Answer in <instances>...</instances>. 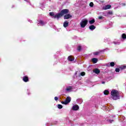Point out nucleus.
<instances>
[{"label":"nucleus","mask_w":126,"mask_h":126,"mask_svg":"<svg viewBox=\"0 0 126 126\" xmlns=\"http://www.w3.org/2000/svg\"><path fill=\"white\" fill-rule=\"evenodd\" d=\"M63 26L64 28H66V27L68 26V22H67V21L64 22Z\"/></svg>","instance_id":"nucleus-10"},{"label":"nucleus","mask_w":126,"mask_h":126,"mask_svg":"<svg viewBox=\"0 0 126 126\" xmlns=\"http://www.w3.org/2000/svg\"><path fill=\"white\" fill-rule=\"evenodd\" d=\"M122 39H123L124 40H126V33H123L122 35Z\"/></svg>","instance_id":"nucleus-19"},{"label":"nucleus","mask_w":126,"mask_h":126,"mask_svg":"<svg viewBox=\"0 0 126 126\" xmlns=\"http://www.w3.org/2000/svg\"><path fill=\"white\" fill-rule=\"evenodd\" d=\"M94 23H95V19H93L92 20L89 21L90 24H93Z\"/></svg>","instance_id":"nucleus-18"},{"label":"nucleus","mask_w":126,"mask_h":126,"mask_svg":"<svg viewBox=\"0 0 126 126\" xmlns=\"http://www.w3.org/2000/svg\"><path fill=\"white\" fill-rule=\"evenodd\" d=\"M92 61L94 63H96L98 62V59L97 58H93Z\"/></svg>","instance_id":"nucleus-15"},{"label":"nucleus","mask_w":126,"mask_h":126,"mask_svg":"<svg viewBox=\"0 0 126 126\" xmlns=\"http://www.w3.org/2000/svg\"><path fill=\"white\" fill-rule=\"evenodd\" d=\"M49 15L50 16H53V18H55V16H56V15H55V13L51 12L49 13Z\"/></svg>","instance_id":"nucleus-16"},{"label":"nucleus","mask_w":126,"mask_h":126,"mask_svg":"<svg viewBox=\"0 0 126 126\" xmlns=\"http://www.w3.org/2000/svg\"><path fill=\"white\" fill-rule=\"evenodd\" d=\"M39 22L42 25V26H44L45 25V23H44V21L40 20L39 21Z\"/></svg>","instance_id":"nucleus-20"},{"label":"nucleus","mask_w":126,"mask_h":126,"mask_svg":"<svg viewBox=\"0 0 126 126\" xmlns=\"http://www.w3.org/2000/svg\"><path fill=\"white\" fill-rule=\"evenodd\" d=\"M98 19H99V20L103 19V16H99V17H98Z\"/></svg>","instance_id":"nucleus-28"},{"label":"nucleus","mask_w":126,"mask_h":126,"mask_svg":"<svg viewBox=\"0 0 126 126\" xmlns=\"http://www.w3.org/2000/svg\"><path fill=\"white\" fill-rule=\"evenodd\" d=\"M102 84H105V81H102Z\"/></svg>","instance_id":"nucleus-32"},{"label":"nucleus","mask_w":126,"mask_h":126,"mask_svg":"<svg viewBox=\"0 0 126 126\" xmlns=\"http://www.w3.org/2000/svg\"><path fill=\"white\" fill-rule=\"evenodd\" d=\"M119 92L117 90H112L111 91V98H112L113 100H118V99H119Z\"/></svg>","instance_id":"nucleus-2"},{"label":"nucleus","mask_w":126,"mask_h":126,"mask_svg":"<svg viewBox=\"0 0 126 126\" xmlns=\"http://www.w3.org/2000/svg\"><path fill=\"white\" fill-rule=\"evenodd\" d=\"M115 71H116V72H120V68H116L115 69Z\"/></svg>","instance_id":"nucleus-25"},{"label":"nucleus","mask_w":126,"mask_h":126,"mask_svg":"<svg viewBox=\"0 0 126 126\" xmlns=\"http://www.w3.org/2000/svg\"><path fill=\"white\" fill-rule=\"evenodd\" d=\"M69 13V10L68 9H63L62 10L60 13H57L55 16H54V18H57V19H60L61 17H63L64 14H68Z\"/></svg>","instance_id":"nucleus-1"},{"label":"nucleus","mask_w":126,"mask_h":126,"mask_svg":"<svg viewBox=\"0 0 126 126\" xmlns=\"http://www.w3.org/2000/svg\"><path fill=\"white\" fill-rule=\"evenodd\" d=\"M102 52L103 51L100 50L99 51L94 53V56H98V55H99V54H101V53H102Z\"/></svg>","instance_id":"nucleus-13"},{"label":"nucleus","mask_w":126,"mask_h":126,"mask_svg":"<svg viewBox=\"0 0 126 126\" xmlns=\"http://www.w3.org/2000/svg\"><path fill=\"white\" fill-rule=\"evenodd\" d=\"M87 23H88V20L87 19H85L84 20H82L80 23L81 27L82 28H84L86 25H87Z\"/></svg>","instance_id":"nucleus-4"},{"label":"nucleus","mask_w":126,"mask_h":126,"mask_svg":"<svg viewBox=\"0 0 126 126\" xmlns=\"http://www.w3.org/2000/svg\"><path fill=\"white\" fill-rule=\"evenodd\" d=\"M75 74H77V73H75Z\"/></svg>","instance_id":"nucleus-34"},{"label":"nucleus","mask_w":126,"mask_h":126,"mask_svg":"<svg viewBox=\"0 0 126 126\" xmlns=\"http://www.w3.org/2000/svg\"><path fill=\"white\" fill-rule=\"evenodd\" d=\"M23 80L24 82H28L29 81V77L27 76H25L23 78Z\"/></svg>","instance_id":"nucleus-8"},{"label":"nucleus","mask_w":126,"mask_h":126,"mask_svg":"<svg viewBox=\"0 0 126 126\" xmlns=\"http://www.w3.org/2000/svg\"><path fill=\"white\" fill-rule=\"evenodd\" d=\"M89 28L90 30H94L96 29V27H95L94 25H91L89 26Z\"/></svg>","instance_id":"nucleus-14"},{"label":"nucleus","mask_w":126,"mask_h":126,"mask_svg":"<svg viewBox=\"0 0 126 126\" xmlns=\"http://www.w3.org/2000/svg\"><path fill=\"white\" fill-rule=\"evenodd\" d=\"M68 61L69 62H73V61H74V58H72V56H68Z\"/></svg>","instance_id":"nucleus-11"},{"label":"nucleus","mask_w":126,"mask_h":126,"mask_svg":"<svg viewBox=\"0 0 126 126\" xmlns=\"http://www.w3.org/2000/svg\"><path fill=\"white\" fill-rule=\"evenodd\" d=\"M93 72L95 73L96 74H99L100 72H101V71L98 68H95L94 70H93Z\"/></svg>","instance_id":"nucleus-9"},{"label":"nucleus","mask_w":126,"mask_h":126,"mask_svg":"<svg viewBox=\"0 0 126 126\" xmlns=\"http://www.w3.org/2000/svg\"><path fill=\"white\" fill-rule=\"evenodd\" d=\"M110 66H111V67L115 66V63L111 62L110 63Z\"/></svg>","instance_id":"nucleus-22"},{"label":"nucleus","mask_w":126,"mask_h":126,"mask_svg":"<svg viewBox=\"0 0 126 126\" xmlns=\"http://www.w3.org/2000/svg\"><path fill=\"white\" fill-rule=\"evenodd\" d=\"M54 100H55V101H58V100H59V97H58L57 96H55L54 97Z\"/></svg>","instance_id":"nucleus-27"},{"label":"nucleus","mask_w":126,"mask_h":126,"mask_svg":"<svg viewBox=\"0 0 126 126\" xmlns=\"http://www.w3.org/2000/svg\"><path fill=\"white\" fill-rule=\"evenodd\" d=\"M58 109H63V105L62 104H58Z\"/></svg>","instance_id":"nucleus-21"},{"label":"nucleus","mask_w":126,"mask_h":126,"mask_svg":"<svg viewBox=\"0 0 126 126\" xmlns=\"http://www.w3.org/2000/svg\"><path fill=\"white\" fill-rule=\"evenodd\" d=\"M108 14H113V12H108Z\"/></svg>","instance_id":"nucleus-30"},{"label":"nucleus","mask_w":126,"mask_h":126,"mask_svg":"<svg viewBox=\"0 0 126 126\" xmlns=\"http://www.w3.org/2000/svg\"><path fill=\"white\" fill-rule=\"evenodd\" d=\"M110 93V92H109V91L105 90L104 91V95H108V94Z\"/></svg>","instance_id":"nucleus-17"},{"label":"nucleus","mask_w":126,"mask_h":126,"mask_svg":"<svg viewBox=\"0 0 126 126\" xmlns=\"http://www.w3.org/2000/svg\"><path fill=\"white\" fill-rule=\"evenodd\" d=\"M122 69H125V68H126V65H124L122 67Z\"/></svg>","instance_id":"nucleus-29"},{"label":"nucleus","mask_w":126,"mask_h":126,"mask_svg":"<svg viewBox=\"0 0 126 126\" xmlns=\"http://www.w3.org/2000/svg\"><path fill=\"white\" fill-rule=\"evenodd\" d=\"M70 101H71V97H69V96H67L66 98V99L65 101H62L61 102L62 104H63V105H67V104H68V103H70Z\"/></svg>","instance_id":"nucleus-3"},{"label":"nucleus","mask_w":126,"mask_h":126,"mask_svg":"<svg viewBox=\"0 0 126 126\" xmlns=\"http://www.w3.org/2000/svg\"><path fill=\"white\" fill-rule=\"evenodd\" d=\"M112 7V6L110 4L106 5L103 7V9L104 10H107V9H110Z\"/></svg>","instance_id":"nucleus-7"},{"label":"nucleus","mask_w":126,"mask_h":126,"mask_svg":"<svg viewBox=\"0 0 126 126\" xmlns=\"http://www.w3.org/2000/svg\"><path fill=\"white\" fill-rule=\"evenodd\" d=\"M124 5H126V4H124Z\"/></svg>","instance_id":"nucleus-33"},{"label":"nucleus","mask_w":126,"mask_h":126,"mask_svg":"<svg viewBox=\"0 0 126 126\" xmlns=\"http://www.w3.org/2000/svg\"><path fill=\"white\" fill-rule=\"evenodd\" d=\"M72 109L73 111H78V110H79V106L77 105H75L73 106Z\"/></svg>","instance_id":"nucleus-6"},{"label":"nucleus","mask_w":126,"mask_h":126,"mask_svg":"<svg viewBox=\"0 0 126 126\" xmlns=\"http://www.w3.org/2000/svg\"><path fill=\"white\" fill-rule=\"evenodd\" d=\"M109 122H110V123L111 124H112V122H114V120H109Z\"/></svg>","instance_id":"nucleus-31"},{"label":"nucleus","mask_w":126,"mask_h":126,"mask_svg":"<svg viewBox=\"0 0 126 126\" xmlns=\"http://www.w3.org/2000/svg\"><path fill=\"white\" fill-rule=\"evenodd\" d=\"M77 50L78 51V52H80V51H81V46H79L78 47Z\"/></svg>","instance_id":"nucleus-24"},{"label":"nucleus","mask_w":126,"mask_h":126,"mask_svg":"<svg viewBox=\"0 0 126 126\" xmlns=\"http://www.w3.org/2000/svg\"><path fill=\"white\" fill-rule=\"evenodd\" d=\"M71 90H72V86H69L66 89V91H67V92H70Z\"/></svg>","instance_id":"nucleus-12"},{"label":"nucleus","mask_w":126,"mask_h":126,"mask_svg":"<svg viewBox=\"0 0 126 126\" xmlns=\"http://www.w3.org/2000/svg\"><path fill=\"white\" fill-rule=\"evenodd\" d=\"M80 75H81V76H84V75H85V73L84 72H82L80 73Z\"/></svg>","instance_id":"nucleus-26"},{"label":"nucleus","mask_w":126,"mask_h":126,"mask_svg":"<svg viewBox=\"0 0 126 126\" xmlns=\"http://www.w3.org/2000/svg\"><path fill=\"white\" fill-rule=\"evenodd\" d=\"M94 5V3H93V2H91L90 3V6H91V7H93Z\"/></svg>","instance_id":"nucleus-23"},{"label":"nucleus","mask_w":126,"mask_h":126,"mask_svg":"<svg viewBox=\"0 0 126 126\" xmlns=\"http://www.w3.org/2000/svg\"><path fill=\"white\" fill-rule=\"evenodd\" d=\"M71 17H72V16L69 14H66L63 16L64 19H69V18H71Z\"/></svg>","instance_id":"nucleus-5"}]
</instances>
